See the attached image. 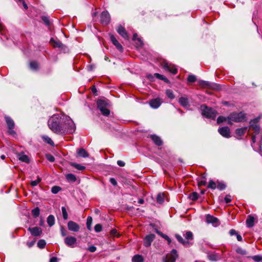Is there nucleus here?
<instances>
[{"instance_id":"14","label":"nucleus","mask_w":262,"mask_h":262,"mask_svg":"<svg viewBox=\"0 0 262 262\" xmlns=\"http://www.w3.org/2000/svg\"><path fill=\"white\" fill-rule=\"evenodd\" d=\"M28 230L30 231L31 234L34 236H39L42 233V229L38 227H29Z\"/></svg>"},{"instance_id":"46","label":"nucleus","mask_w":262,"mask_h":262,"mask_svg":"<svg viewBox=\"0 0 262 262\" xmlns=\"http://www.w3.org/2000/svg\"><path fill=\"white\" fill-rule=\"evenodd\" d=\"M166 93L167 97L169 98L172 99L174 98V96L173 93L171 90H167L166 92Z\"/></svg>"},{"instance_id":"38","label":"nucleus","mask_w":262,"mask_h":262,"mask_svg":"<svg viewBox=\"0 0 262 262\" xmlns=\"http://www.w3.org/2000/svg\"><path fill=\"white\" fill-rule=\"evenodd\" d=\"M46 242L44 239H40L37 243V246L40 249H43L45 247Z\"/></svg>"},{"instance_id":"30","label":"nucleus","mask_w":262,"mask_h":262,"mask_svg":"<svg viewBox=\"0 0 262 262\" xmlns=\"http://www.w3.org/2000/svg\"><path fill=\"white\" fill-rule=\"evenodd\" d=\"M67 179L70 182H74L76 181V176L72 173H68L66 175Z\"/></svg>"},{"instance_id":"55","label":"nucleus","mask_w":262,"mask_h":262,"mask_svg":"<svg viewBox=\"0 0 262 262\" xmlns=\"http://www.w3.org/2000/svg\"><path fill=\"white\" fill-rule=\"evenodd\" d=\"M137 42H136V47L137 48L141 47L143 46V41L141 40V38H138L137 39Z\"/></svg>"},{"instance_id":"64","label":"nucleus","mask_w":262,"mask_h":262,"mask_svg":"<svg viewBox=\"0 0 262 262\" xmlns=\"http://www.w3.org/2000/svg\"><path fill=\"white\" fill-rule=\"evenodd\" d=\"M206 184V182L204 180H201L198 182L199 186H205Z\"/></svg>"},{"instance_id":"33","label":"nucleus","mask_w":262,"mask_h":262,"mask_svg":"<svg viewBox=\"0 0 262 262\" xmlns=\"http://www.w3.org/2000/svg\"><path fill=\"white\" fill-rule=\"evenodd\" d=\"M157 232L159 235H160L161 237H162L165 239L167 240L168 244H170L171 243V239L168 237V235L163 234L162 232H161L160 231H158Z\"/></svg>"},{"instance_id":"8","label":"nucleus","mask_w":262,"mask_h":262,"mask_svg":"<svg viewBox=\"0 0 262 262\" xmlns=\"http://www.w3.org/2000/svg\"><path fill=\"white\" fill-rule=\"evenodd\" d=\"M206 221L207 223L212 224L214 227H217L220 225L219 219L209 214L206 215Z\"/></svg>"},{"instance_id":"42","label":"nucleus","mask_w":262,"mask_h":262,"mask_svg":"<svg viewBox=\"0 0 262 262\" xmlns=\"http://www.w3.org/2000/svg\"><path fill=\"white\" fill-rule=\"evenodd\" d=\"M208 188L212 189H215L216 188V183L213 180H210L208 185Z\"/></svg>"},{"instance_id":"21","label":"nucleus","mask_w":262,"mask_h":262,"mask_svg":"<svg viewBox=\"0 0 262 262\" xmlns=\"http://www.w3.org/2000/svg\"><path fill=\"white\" fill-rule=\"evenodd\" d=\"M255 219L251 215H249L246 220V225L248 228L252 227L254 225Z\"/></svg>"},{"instance_id":"1","label":"nucleus","mask_w":262,"mask_h":262,"mask_svg":"<svg viewBox=\"0 0 262 262\" xmlns=\"http://www.w3.org/2000/svg\"><path fill=\"white\" fill-rule=\"evenodd\" d=\"M48 126L54 133L59 135L73 133L76 126L73 120L64 114H55L48 121Z\"/></svg>"},{"instance_id":"17","label":"nucleus","mask_w":262,"mask_h":262,"mask_svg":"<svg viewBox=\"0 0 262 262\" xmlns=\"http://www.w3.org/2000/svg\"><path fill=\"white\" fill-rule=\"evenodd\" d=\"M118 33L124 39H128V35L125 29L122 26H119L117 29Z\"/></svg>"},{"instance_id":"50","label":"nucleus","mask_w":262,"mask_h":262,"mask_svg":"<svg viewBox=\"0 0 262 262\" xmlns=\"http://www.w3.org/2000/svg\"><path fill=\"white\" fill-rule=\"evenodd\" d=\"M30 68L33 70H36L38 68V63L35 61L31 62L30 63Z\"/></svg>"},{"instance_id":"51","label":"nucleus","mask_w":262,"mask_h":262,"mask_svg":"<svg viewBox=\"0 0 262 262\" xmlns=\"http://www.w3.org/2000/svg\"><path fill=\"white\" fill-rule=\"evenodd\" d=\"M227 120H228V117L227 118H226L224 116H219L218 118H217V123H222L224 121H226Z\"/></svg>"},{"instance_id":"34","label":"nucleus","mask_w":262,"mask_h":262,"mask_svg":"<svg viewBox=\"0 0 262 262\" xmlns=\"http://www.w3.org/2000/svg\"><path fill=\"white\" fill-rule=\"evenodd\" d=\"M235 251L237 253L241 254L242 255H246L247 254V252L245 249H242L241 247H237Z\"/></svg>"},{"instance_id":"59","label":"nucleus","mask_w":262,"mask_h":262,"mask_svg":"<svg viewBox=\"0 0 262 262\" xmlns=\"http://www.w3.org/2000/svg\"><path fill=\"white\" fill-rule=\"evenodd\" d=\"M232 200L231 196L230 195H227L225 197V201L226 203H230Z\"/></svg>"},{"instance_id":"3","label":"nucleus","mask_w":262,"mask_h":262,"mask_svg":"<svg viewBox=\"0 0 262 262\" xmlns=\"http://www.w3.org/2000/svg\"><path fill=\"white\" fill-rule=\"evenodd\" d=\"M97 105L98 108L100 111L103 115L107 116L110 115V111L107 108L108 105L107 100L98 99L97 101Z\"/></svg>"},{"instance_id":"56","label":"nucleus","mask_w":262,"mask_h":262,"mask_svg":"<svg viewBox=\"0 0 262 262\" xmlns=\"http://www.w3.org/2000/svg\"><path fill=\"white\" fill-rule=\"evenodd\" d=\"M60 232L62 236H65L67 235V231L63 226L60 227Z\"/></svg>"},{"instance_id":"49","label":"nucleus","mask_w":262,"mask_h":262,"mask_svg":"<svg viewBox=\"0 0 262 262\" xmlns=\"http://www.w3.org/2000/svg\"><path fill=\"white\" fill-rule=\"evenodd\" d=\"M185 237L186 239H192L193 238V234L190 231H187L185 235Z\"/></svg>"},{"instance_id":"7","label":"nucleus","mask_w":262,"mask_h":262,"mask_svg":"<svg viewBox=\"0 0 262 262\" xmlns=\"http://www.w3.org/2000/svg\"><path fill=\"white\" fill-rule=\"evenodd\" d=\"M67 227L70 231L73 232H78L80 230V226L76 222L70 221L68 222Z\"/></svg>"},{"instance_id":"52","label":"nucleus","mask_w":262,"mask_h":262,"mask_svg":"<svg viewBox=\"0 0 262 262\" xmlns=\"http://www.w3.org/2000/svg\"><path fill=\"white\" fill-rule=\"evenodd\" d=\"M46 157L47 159L51 162H53L55 161V158L51 154H47L46 155Z\"/></svg>"},{"instance_id":"24","label":"nucleus","mask_w":262,"mask_h":262,"mask_svg":"<svg viewBox=\"0 0 262 262\" xmlns=\"http://www.w3.org/2000/svg\"><path fill=\"white\" fill-rule=\"evenodd\" d=\"M199 85L203 88H212V83L204 80H200L199 81ZM212 88H213L212 87Z\"/></svg>"},{"instance_id":"31","label":"nucleus","mask_w":262,"mask_h":262,"mask_svg":"<svg viewBox=\"0 0 262 262\" xmlns=\"http://www.w3.org/2000/svg\"><path fill=\"white\" fill-rule=\"evenodd\" d=\"M175 236H176V238L177 239V240L179 241V242L181 243L183 245H186V244H188L189 243L188 242L185 241L183 238V237L179 234H176Z\"/></svg>"},{"instance_id":"48","label":"nucleus","mask_w":262,"mask_h":262,"mask_svg":"<svg viewBox=\"0 0 262 262\" xmlns=\"http://www.w3.org/2000/svg\"><path fill=\"white\" fill-rule=\"evenodd\" d=\"M196 77L193 75H189L187 78V80L189 82H194L196 81Z\"/></svg>"},{"instance_id":"58","label":"nucleus","mask_w":262,"mask_h":262,"mask_svg":"<svg viewBox=\"0 0 262 262\" xmlns=\"http://www.w3.org/2000/svg\"><path fill=\"white\" fill-rule=\"evenodd\" d=\"M208 258L212 261H215L217 259V256L214 254L210 255L208 256Z\"/></svg>"},{"instance_id":"9","label":"nucleus","mask_w":262,"mask_h":262,"mask_svg":"<svg viewBox=\"0 0 262 262\" xmlns=\"http://www.w3.org/2000/svg\"><path fill=\"white\" fill-rule=\"evenodd\" d=\"M111 20L110 15L107 11H103L101 14V23L102 24L107 25Z\"/></svg>"},{"instance_id":"6","label":"nucleus","mask_w":262,"mask_h":262,"mask_svg":"<svg viewBox=\"0 0 262 262\" xmlns=\"http://www.w3.org/2000/svg\"><path fill=\"white\" fill-rule=\"evenodd\" d=\"M5 119L6 122V123L8 125V127L9 129L8 133L9 134L12 135H14L16 134L15 132L13 130L14 128V122L13 120L9 116H5Z\"/></svg>"},{"instance_id":"25","label":"nucleus","mask_w":262,"mask_h":262,"mask_svg":"<svg viewBox=\"0 0 262 262\" xmlns=\"http://www.w3.org/2000/svg\"><path fill=\"white\" fill-rule=\"evenodd\" d=\"M132 262H144V259L142 255L137 254L132 258Z\"/></svg>"},{"instance_id":"28","label":"nucleus","mask_w":262,"mask_h":262,"mask_svg":"<svg viewBox=\"0 0 262 262\" xmlns=\"http://www.w3.org/2000/svg\"><path fill=\"white\" fill-rule=\"evenodd\" d=\"M154 75H155V77H156L157 78L162 80L164 81V82H165L166 83L169 82V80L166 77L163 76V75H161L159 73H155Z\"/></svg>"},{"instance_id":"60","label":"nucleus","mask_w":262,"mask_h":262,"mask_svg":"<svg viewBox=\"0 0 262 262\" xmlns=\"http://www.w3.org/2000/svg\"><path fill=\"white\" fill-rule=\"evenodd\" d=\"M97 248L94 246H91L88 247V250H89L91 252H94L96 251Z\"/></svg>"},{"instance_id":"57","label":"nucleus","mask_w":262,"mask_h":262,"mask_svg":"<svg viewBox=\"0 0 262 262\" xmlns=\"http://www.w3.org/2000/svg\"><path fill=\"white\" fill-rule=\"evenodd\" d=\"M111 233L113 236H116L117 237L120 236V234L119 233H118L117 230L115 229H112L111 231Z\"/></svg>"},{"instance_id":"43","label":"nucleus","mask_w":262,"mask_h":262,"mask_svg":"<svg viewBox=\"0 0 262 262\" xmlns=\"http://www.w3.org/2000/svg\"><path fill=\"white\" fill-rule=\"evenodd\" d=\"M41 181V178H40V177H38L37 180H36L35 181H32L31 182V185L33 187L36 186Z\"/></svg>"},{"instance_id":"29","label":"nucleus","mask_w":262,"mask_h":262,"mask_svg":"<svg viewBox=\"0 0 262 262\" xmlns=\"http://www.w3.org/2000/svg\"><path fill=\"white\" fill-rule=\"evenodd\" d=\"M164 202V195L163 193H159L157 197V202L162 204Z\"/></svg>"},{"instance_id":"19","label":"nucleus","mask_w":262,"mask_h":262,"mask_svg":"<svg viewBox=\"0 0 262 262\" xmlns=\"http://www.w3.org/2000/svg\"><path fill=\"white\" fill-rule=\"evenodd\" d=\"M258 121V119H255L253 121L250 122V127L252 130L256 134H258L260 130V127L257 125H254L253 123H256Z\"/></svg>"},{"instance_id":"39","label":"nucleus","mask_w":262,"mask_h":262,"mask_svg":"<svg viewBox=\"0 0 262 262\" xmlns=\"http://www.w3.org/2000/svg\"><path fill=\"white\" fill-rule=\"evenodd\" d=\"M93 219L91 216H88L86 221V227L89 230H91V225L92 224Z\"/></svg>"},{"instance_id":"47","label":"nucleus","mask_w":262,"mask_h":262,"mask_svg":"<svg viewBox=\"0 0 262 262\" xmlns=\"http://www.w3.org/2000/svg\"><path fill=\"white\" fill-rule=\"evenodd\" d=\"M43 139L48 144H49L52 146H54V143L53 141L49 137H48V136L43 137Z\"/></svg>"},{"instance_id":"44","label":"nucleus","mask_w":262,"mask_h":262,"mask_svg":"<svg viewBox=\"0 0 262 262\" xmlns=\"http://www.w3.org/2000/svg\"><path fill=\"white\" fill-rule=\"evenodd\" d=\"M216 188L220 190H223L225 189L226 185L225 184L222 182H217V185L216 186Z\"/></svg>"},{"instance_id":"45","label":"nucleus","mask_w":262,"mask_h":262,"mask_svg":"<svg viewBox=\"0 0 262 262\" xmlns=\"http://www.w3.org/2000/svg\"><path fill=\"white\" fill-rule=\"evenodd\" d=\"M61 190V188L59 186H53L51 189V192L54 194L57 193Z\"/></svg>"},{"instance_id":"62","label":"nucleus","mask_w":262,"mask_h":262,"mask_svg":"<svg viewBox=\"0 0 262 262\" xmlns=\"http://www.w3.org/2000/svg\"><path fill=\"white\" fill-rule=\"evenodd\" d=\"M110 182L114 186H116L117 185V182L114 178H111L110 180Z\"/></svg>"},{"instance_id":"27","label":"nucleus","mask_w":262,"mask_h":262,"mask_svg":"<svg viewBox=\"0 0 262 262\" xmlns=\"http://www.w3.org/2000/svg\"><path fill=\"white\" fill-rule=\"evenodd\" d=\"M47 223L50 227H52L55 224V218L53 215H50L47 218Z\"/></svg>"},{"instance_id":"36","label":"nucleus","mask_w":262,"mask_h":262,"mask_svg":"<svg viewBox=\"0 0 262 262\" xmlns=\"http://www.w3.org/2000/svg\"><path fill=\"white\" fill-rule=\"evenodd\" d=\"M40 209L38 207H36L32 210V214L34 217H37L39 215Z\"/></svg>"},{"instance_id":"13","label":"nucleus","mask_w":262,"mask_h":262,"mask_svg":"<svg viewBox=\"0 0 262 262\" xmlns=\"http://www.w3.org/2000/svg\"><path fill=\"white\" fill-rule=\"evenodd\" d=\"M218 132L222 136L225 138H229L230 137V129L227 126L219 128L218 129Z\"/></svg>"},{"instance_id":"10","label":"nucleus","mask_w":262,"mask_h":262,"mask_svg":"<svg viewBox=\"0 0 262 262\" xmlns=\"http://www.w3.org/2000/svg\"><path fill=\"white\" fill-rule=\"evenodd\" d=\"M163 68L164 69L166 70L171 73L172 74L174 75L177 73L178 70L176 67L171 64H169L168 63H164L163 65Z\"/></svg>"},{"instance_id":"16","label":"nucleus","mask_w":262,"mask_h":262,"mask_svg":"<svg viewBox=\"0 0 262 262\" xmlns=\"http://www.w3.org/2000/svg\"><path fill=\"white\" fill-rule=\"evenodd\" d=\"M178 257V255L177 254V250L176 249H173L171 251L170 255L166 259L169 262H175Z\"/></svg>"},{"instance_id":"35","label":"nucleus","mask_w":262,"mask_h":262,"mask_svg":"<svg viewBox=\"0 0 262 262\" xmlns=\"http://www.w3.org/2000/svg\"><path fill=\"white\" fill-rule=\"evenodd\" d=\"M248 258L251 257L255 262H260L262 260V255H257L253 256H248Z\"/></svg>"},{"instance_id":"32","label":"nucleus","mask_w":262,"mask_h":262,"mask_svg":"<svg viewBox=\"0 0 262 262\" xmlns=\"http://www.w3.org/2000/svg\"><path fill=\"white\" fill-rule=\"evenodd\" d=\"M71 165L73 167H74V168H75L79 170L82 171V170H84L85 169V166H84L83 165H81L80 164L76 163H72L71 164Z\"/></svg>"},{"instance_id":"20","label":"nucleus","mask_w":262,"mask_h":262,"mask_svg":"<svg viewBox=\"0 0 262 262\" xmlns=\"http://www.w3.org/2000/svg\"><path fill=\"white\" fill-rule=\"evenodd\" d=\"M150 138L157 146H161L163 142L159 137L155 135H152L150 136Z\"/></svg>"},{"instance_id":"22","label":"nucleus","mask_w":262,"mask_h":262,"mask_svg":"<svg viewBox=\"0 0 262 262\" xmlns=\"http://www.w3.org/2000/svg\"><path fill=\"white\" fill-rule=\"evenodd\" d=\"M179 102L183 107H187L189 106V101L186 97H180L179 100Z\"/></svg>"},{"instance_id":"41","label":"nucleus","mask_w":262,"mask_h":262,"mask_svg":"<svg viewBox=\"0 0 262 262\" xmlns=\"http://www.w3.org/2000/svg\"><path fill=\"white\" fill-rule=\"evenodd\" d=\"M61 211L63 215V218L64 220H66L68 218V214L65 207H61Z\"/></svg>"},{"instance_id":"63","label":"nucleus","mask_w":262,"mask_h":262,"mask_svg":"<svg viewBox=\"0 0 262 262\" xmlns=\"http://www.w3.org/2000/svg\"><path fill=\"white\" fill-rule=\"evenodd\" d=\"M117 164L120 167H123L125 166V163L122 161L118 160L117 161Z\"/></svg>"},{"instance_id":"53","label":"nucleus","mask_w":262,"mask_h":262,"mask_svg":"<svg viewBox=\"0 0 262 262\" xmlns=\"http://www.w3.org/2000/svg\"><path fill=\"white\" fill-rule=\"evenodd\" d=\"M94 229H95V231L96 232H100L102 230V226H101V225L99 224H96L95 226Z\"/></svg>"},{"instance_id":"37","label":"nucleus","mask_w":262,"mask_h":262,"mask_svg":"<svg viewBox=\"0 0 262 262\" xmlns=\"http://www.w3.org/2000/svg\"><path fill=\"white\" fill-rule=\"evenodd\" d=\"M246 130V128H237L235 130L236 134L241 136L243 135Z\"/></svg>"},{"instance_id":"4","label":"nucleus","mask_w":262,"mask_h":262,"mask_svg":"<svg viewBox=\"0 0 262 262\" xmlns=\"http://www.w3.org/2000/svg\"><path fill=\"white\" fill-rule=\"evenodd\" d=\"M201 109L202 111V115L207 118L214 119L217 114V112L210 107H208L205 105L201 106Z\"/></svg>"},{"instance_id":"11","label":"nucleus","mask_w":262,"mask_h":262,"mask_svg":"<svg viewBox=\"0 0 262 262\" xmlns=\"http://www.w3.org/2000/svg\"><path fill=\"white\" fill-rule=\"evenodd\" d=\"M77 239L75 237L69 236L64 238V243L69 247L73 248L76 243Z\"/></svg>"},{"instance_id":"18","label":"nucleus","mask_w":262,"mask_h":262,"mask_svg":"<svg viewBox=\"0 0 262 262\" xmlns=\"http://www.w3.org/2000/svg\"><path fill=\"white\" fill-rule=\"evenodd\" d=\"M111 40L113 43L114 45L116 46V47L120 51L122 52L123 50V48L121 45L118 42L115 37L112 35L111 36Z\"/></svg>"},{"instance_id":"61","label":"nucleus","mask_w":262,"mask_h":262,"mask_svg":"<svg viewBox=\"0 0 262 262\" xmlns=\"http://www.w3.org/2000/svg\"><path fill=\"white\" fill-rule=\"evenodd\" d=\"M238 233L234 229H231L229 231V234L231 235V236H233V235H236Z\"/></svg>"},{"instance_id":"15","label":"nucleus","mask_w":262,"mask_h":262,"mask_svg":"<svg viewBox=\"0 0 262 262\" xmlns=\"http://www.w3.org/2000/svg\"><path fill=\"white\" fill-rule=\"evenodd\" d=\"M162 100L159 98H156L151 100L149 103L150 106L153 108H158L162 103Z\"/></svg>"},{"instance_id":"2","label":"nucleus","mask_w":262,"mask_h":262,"mask_svg":"<svg viewBox=\"0 0 262 262\" xmlns=\"http://www.w3.org/2000/svg\"><path fill=\"white\" fill-rule=\"evenodd\" d=\"M246 119V115L243 112L232 113L228 116V124H232L231 121L235 122H243Z\"/></svg>"},{"instance_id":"5","label":"nucleus","mask_w":262,"mask_h":262,"mask_svg":"<svg viewBox=\"0 0 262 262\" xmlns=\"http://www.w3.org/2000/svg\"><path fill=\"white\" fill-rule=\"evenodd\" d=\"M50 42L54 48H59L60 49L61 51L64 52L68 50V48L58 39H54L53 38H52L50 39Z\"/></svg>"},{"instance_id":"12","label":"nucleus","mask_w":262,"mask_h":262,"mask_svg":"<svg viewBox=\"0 0 262 262\" xmlns=\"http://www.w3.org/2000/svg\"><path fill=\"white\" fill-rule=\"evenodd\" d=\"M155 238L154 234H150L145 236L144 239V245L146 247H148L151 245L152 242Z\"/></svg>"},{"instance_id":"40","label":"nucleus","mask_w":262,"mask_h":262,"mask_svg":"<svg viewBox=\"0 0 262 262\" xmlns=\"http://www.w3.org/2000/svg\"><path fill=\"white\" fill-rule=\"evenodd\" d=\"M198 193L195 192H193L189 194V198L192 201H195L198 199Z\"/></svg>"},{"instance_id":"23","label":"nucleus","mask_w":262,"mask_h":262,"mask_svg":"<svg viewBox=\"0 0 262 262\" xmlns=\"http://www.w3.org/2000/svg\"><path fill=\"white\" fill-rule=\"evenodd\" d=\"M77 154L79 157L83 158H87L89 156L87 151L83 148L79 149L77 151Z\"/></svg>"},{"instance_id":"26","label":"nucleus","mask_w":262,"mask_h":262,"mask_svg":"<svg viewBox=\"0 0 262 262\" xmlns=\"http://www.w3.org/2000/svg\"><path fill=\"white\" fill-rule=\"evenodd\" d=\"M18 159L22 162L26 163L29 162V157L27 155L23 154H20L18 155Z\"/></svg>"},{"instance_id":"54","label":"nucleus","mask_w":262,"mask_h":262,"mask_svg":"<svg viewBox=\"0 0 262 262\" xmlns=\"http://www.w3.org/2000/svg\"><path fill=\"white\" fill-rule=\"evenodd\" d=\"M41 19L43 23L49 26L50 25V20L48 17L47 16H42Z\"/></svg>"}]
</instances>
